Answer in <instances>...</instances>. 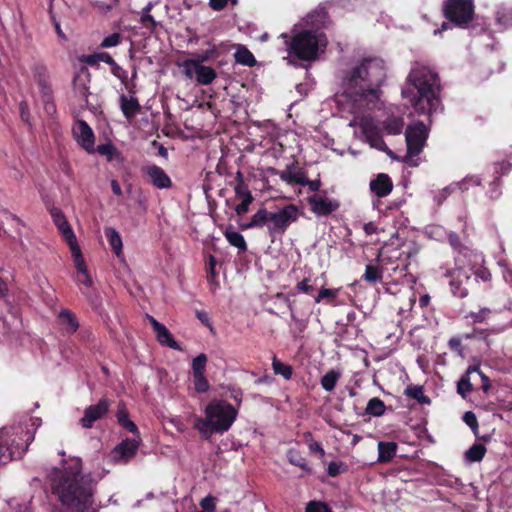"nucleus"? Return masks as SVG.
<instances>
[{
	"label": "nucleus",
	"instance_id": "obj_1",
	"mask_svg": "<svg viewBox=\"0 0 512 512\" xmlns=\"http://www.w3.org/2000/svg\"><path fill=\"white\" fill-rule=\"evenodd\" d=\"M49 481L63 512L97 511L94 507L97 483L91 474L82 472L80 458L64 460L61 468L51 471Z\"/></svg>",
	"mask_w": 512,
	"mask_h": 512
},
{
	"label": "nucleus",
	"instance_id": "obj_2",
	"mask_svg": "<svg viewBox=\"0 0 512 512\" xmlns=\"http://www.w3.org/2000/svg\"><path fill=\"white\" fill-rule=\"evenodd\" d=\"M386 79L385 62L378 57L364 58L343 78V94L358 107L372 109Z\"/></svg>",
	"mask_w": 512,
	"mask_h": 512
},
{
	"label": "nucleus",
	"instance_id": "obj_3",
	"mask_svg": "<svg viewBox=\"0 0 512 512\" xmlns=\"http://www.w3.org/2000/svg\"><path fill=\"white\" fill-rule=\"evenodd\" d=\"M440 78L431 68L417 65L408 74L402 97L420 115H430L440 103Z\"/></svg>",
	"mask_w": 512,
	"mask_h": 512
},
{
	"label": "nucleus",
	"instance_id": "obj_4",
	"mask_svg": "<svg viewBox=\"0 0 512 512\" xmlns=\"http://www.w3.org/2000/svg\"><path fill=\"white\" fill-rule=\"evenodd\" d=\"M205 418H197L194 428L204 439L210 438L214 433L227 432L238 416V409L225 400L213 399L204 410Z\"/></svg>",
	"mask_w": 512,
	"mask_h": 512
},
{
	"label": "nucleus",
	"instance_id": "obj_5",
	"mask_svg": "<svg viewBox=\"0 0 512 512\" xmlns=\"http://www.w3.org/2000/svg\"><path fill=\"white\" fill-rule=\"evenodd\" d=\"M299 217L298 207L294 204H287L276 211H269L260 208L252 217L249 223L242 226V229L266 227L271 241L282 237L289 226L296 222Z\"/></svg>",
	"mask_w": 512,
	"mask_h": 512
},
{
	"label": "nucleus",
	"instance_id": "obj_6",
	"mask_svg": "<svg viewBox=\"0 0 512 512\" xmlns=\"http://www.w3.org/2000/svg\"><path fill=\"white\" fill-rule=\"evenodd\" d=\"M322 36L323 33L312 30H303L295 34L288 44L289 55L303 61L316 59Z\"/></svg>",
	"mask_w": 512,
	"mask_h": 512
},
{
	"label": "nucleus",
	"instance_id": "obj_7",
	"mask_svg": "<svg viewBox=\"0 0 512 512\" xmlns=\"http://www.w3.org/2000/svg\"><path fill=\"white\" fill-rule=\"evenodd\" d=\"M442 12L454 26L467 28L475 17L474 0H445Z\"/></svg>",
	"mask_w": 512,
	"mask_h": 512
},
{
	"label": "nucleus",
	"instance_id": "obj_8",
	"mask_svg": "<svg viewBox=\"0 0 512 512\" xmlns=\"http://www.w3.org/2000/svg\"><path fill=\"white\" fill-rule=\"evenodd\" d=\"M428 129L422 121H418L413 125H409L405 131V140L407 145V152L404 161L412 165L411 160L418 156L427 141ZM417 165V163H413Z\"/></svg>",
	"mask_w": 512,
	"mask_h": 512
},
{
	"label": "nucleus",
	"instance_id": "obj_9",
	"mask_svg": "<svg viewBox=\"0 0 512 512\" xmlns=\"http://www.w3.org/2000/svg\"><path fill=\"white\" fill-rule=\"evenodd\" d=\"M471 273L463 267L446 270L444 277L448 279L451 293L458 298H465L471 286Z\"/></svg>",
	"mask_w": 512,
	"mask_h": 512
},
{
	"label": "nucleus",
	"instance_id": "obj_10",
	"mask_svg": "<svg viewBox=\"0 0 512 512\" xmlns=\"http://www.w3.org/2000/svg\"><path fill=\"white\" fill-rule=\"evenodd\" d=\"M5 435L9 436L8 439H3L1 437L0 443H2L5 447L17 449H22V453L19 457H14V459H20L25 454L28 449L30 443L34 440V432L29 429H24L22 427H18L13 429V433L10 435L8 432Z\"/></svg>",
	"mask_w": 512,
	"mask_h": 512
},
{
	"label": "nucleus",
	"instance_id": "obj_11",
	"mask_svg": "<svg viewBox=\"0 0 512 512\" xmlns=\"http://www.w3.org/2000/svg\"><path fill=\"white\" fill-rule=\"evenodd\" d=\"M91 74L86 67L76 72L72 81L73 96L77 100L78 104L83 107L88 104V96L90 95V84Z\"/></svg>",
	"mask_w": 512,
	"mask_h": 512
},
{
	"label": "nucleus",
	"instance_id": "obj_12",
	"mask_svg": "<svg viewBox=\"0 0 512 512\" xmlns=\"http://www.w3.org/2000/svg\"><path fill=\"white\" fill-rule=\"evenodd\" d=\"M111 401L102 397L97 404L85 408L83 417L79 420L80 425L85 429H91L94 423L105 418L109 412Z\"/></svg>",
	"mask_w": 512,
	"mask_h": 512
},
{
	"label": "nucleus",
	"instance_id": "obj_13",
	"mask_svg": "<svg viewBox=\"0 0 512 512\" xmlns=\"http://www.w3.org/2000/svg\"><path fill=\"white\" fill-rule=\"evenodd\" d=\"M73 136L77 143L88 153L95 152V135L92 128L84 120H77L73 127Z\"/></svg>",
	"mask_w": 512,
	"mask_h": 512
},
{
	"label": "nucleus",
	"instance_id": "obj_14",
	"mask_svg": "<svg viewBox=\"0 0 512 512\" xmlns=\"http://www.w3.org/2000/svg\"><path fill=\"white\" fill-rule=\"evenodd\" d=\"M140 443L141 439L139 435H137V438H126L122 440L112 450L111 454L113 459L117 462L128 463L137 454Z\"/></svg>",
	"mask_w": 512,
	"mask_h": 512
},
{
	"label": "nucleus",
	"instance_id": "obj_15",
	"mask_svg": "<svg viewBox=\"0 0 512 512\" xmlns=\"http://www.w3.org/2000/svg\"><path fill=\"white\" fill-rule=\"evenodd\" d=\"M142 172L149 178L150 183L158 189H168L172 186L169 175L156 164L144 166Z\"/></svg>",
	"mask_w": 512,
	"mask_h": 512
},
{
	"label": "nucleus",
	"instance_id": "obj_16",
	"mask_svg": "<svg viewBox=\"0 0 512 512\" xmlns=\"http://www.w3.org/2000/svg\"><path fill=\"white\" fill-rule=\"evenodd\" d=\"M307 201L311 207V211L318 216H327L339 208V203L335 200L318 197L316 195L309 196Z\"/></svg>",
	"mask_w": 512,
	"mask_h": 512
},
{
	"label": "nucleus",
	"instance_id": "obj_17",
	"mask_svg": "<svg viewBox=\"0 0 512 512\" xmlns=\"http://www.w3.org/2000/svg\"><path fill=\"white\" fill-rule=\"evenodd\" d=\"M369 186L371 192L378 198H384L392 192L393 182L388 174L380 173L370 181Z\"/></svg>",
	"mask_w": 512,
	"mask_h": 512
},
{
	"label": "nucleus",
	"instance_id": "obj_18",
	"mask_svg": "<svg viewBox=\"0 0 512 512\" xmlns=\"http://www.w3.org/2000/svg\"><path fill=\"white\" fill-rule=\"evenodd\" d=\"M50 214L54 224L56 225L63 238H74V232L62 210L58 207H53L50 210Z\"/></svg>",
	"mask_w": 512,
	"mask_h": 512
},
{
	"label": "nucleus",
	"instance_id": "obj_19",
	"mask_svg": "<svg viewBox=\"0 0 512 512\" xmlns=\"http://www.w3.org/2000/svg\"><path fill=\"white\" fill-rule=\"evenodd\" d=\"M447 242L453 249L454 253L458 256H455V261H458L459 256H463L464 258H468L472 255V249L467 246L464 242H462L460 236L454 232L450 231L447 233Z\"/></svg>",
	"mask_w": 512,
	"mask_h": 512
},
{
	"label": "nucleus",
	"instance_id": "obj_20",
	"mask_svg": "<svg viewBox=\"0 0 512 512\" xmlns=\"http://www.w3.org/2000/svg\"><path fill=\"white\" fill-rule=\"evenodd\" d=\"M378 458L377 462L381 464L390 463L396 456L398 444L393 441L378 442Z\"/></svg>",
	"mask_w": 512,
	"mask_h": 512
},
{
	"label": "nucleus",
	"instance_id": "obj_21",
	"mask_svg": "<svg viewBox=\"0 0 512 512\" xmlns=\"http://www.w3.org/2000/svg\"><path fill=\"white\" fill-rule=\"evenodd\" d=\"M116 419L122 428L126 429L128 432L134 435H139V429L137 425L129 419V412L127 410L126 404L123 401L118 403Z\"/></svg>",
	"mask_w": 512,
	"mask_h": 512
},
{
	"label": "nucleus",
	"instance_id": "obj_22",
	"mask_svg": "<svg viewBox=\"0 0 512 512\" xmlns=\"http://www.w3.org/2000/svg\"><path fill=\"white\" fill-rule=\"evenodd\" d=\"M363 132L371 147L383 152L388 151V147L383 140L382 134L376 126L366 125L363 128Z\"/></svg>",
	"mask_w": 512,
	"mask_h": 512
},
{
	"label": "nucleus",
	"instance_id": "obj_23",
	"mask_svg": "<svg viewBox=\"0 0 512 512\" xmlns=\"http://www.w3.org/2000/svg\"><path fill=\"white\" fill-rule=\"evenodd\" d=\"M61 325L67 335H73L79 329L76 315L69 309H62L58 315Z\"/></svg>",
	"mask_w": 512,
	"mask_h": 512
},
{
	"label": "nucleus",
	"instance_id": "obj_24",
	"mask_svg": "<svg viewBox=\"0 0 512 512\" xmlns=\"http://www.w3.org/2000/svg\"><path fill=\"white\" fill-rule=\"evenodd\" d=\"M120 107L127 120L133 119L141 110V105L137 98H127L124 94L120 96Z\"/></svg>",
	"mask_w": 512,
	"mask_h": 512
},
{
	"label": "nucleus",
	"instance_id": "obj_25",
	"mask_svg": "<svg viewBox=\"0 0 512 512\" xmlns=\"http://www.w3.org/2000/svg\"><path fill=\"white\" fill-rule=\"evenodd\" d=\"M195 80L200 85H210L217 77V73L214 68L210 66L200 65L195 63Z\"/></svg>",
	"mask_w": 512,
	"mask_h": 512
},
{
	"label": "nucleus",
	"instance_id": "obj_26",
	"mask_svg": "<svg viewBox=\"0 0 512 512\" xmlns=\"http://www.w3.org/2000/svg\"><path fill=\"white\" fill-rule=\"evenodd\" d=\"M155 336L157 341L166 347H169L174 350L181 351L182 348L179 345V343L174 339L171 332L167 329V327L163 324L159 329H157L155 332Z\"/></svg>",
	"mask_w": 512,
	"mask_h": 512
},
{
	"label": "nucleus",
	"instance_id": "obj_27",
	"mask_svg": "<svg viewBox=\"0 0 512 512\" xmlns=\"http://www.w3.org/2000/svg\"><path fill=\"white\" fill-rule=\"evenodd\" d=\"M235 62L247 67H253L257 61L253 53L242 44L236 46V52L234 54Z\"/></svg>",
	"mask_w": 512,
	"mask_h": 512
},
{
	"label": "nucleus",
	"instance_id": "obj_28",
	"mask_svg": "<svg viewBox=\"0 0 512 512\" xmlns=\"http://www.w3.org/2000/svg\"><path fill=\"white\" fill-rule=\"evenodd\" d=\"M224 236L230 245L239 249V252L247 251V243L243 235L235 231L232 226L226 229Z\"/></svg>",
	"mask_w": 512,
	"mask_h": 512
},
{
	"label": "nucleus",
	"instance_id": "obj_29",
	"mask_svg": "<svg viewBox=\"0 0 512 512\" xmlns=\"http://www.w3.org/2000/svg\"><path fill=\"white\" fill-rule=\"evenodd\" d=\"M362 279L369 284H377L382 282L383 268L379 265L371 263L366 265Z\"/></svg>",
	"mask_w": 512,
	"mask_h": 512
},
{
	"label": "nucleus",
	"instance_id": "obj_30",
	"mask_svg": "<svg viewBox=\"0 0 512 512\" xmlns=\"http://www.w3.org/2000/svg\"><path fill=\"white\" fill-rule=\"evenodd\" d=\"M216 264V258L210 255L207 265V281L209 284L210 291L213 294H215L218 288L220 287V283L217 279Z\"/></svg>",
	"mask_w": 512,
	"mask_h": 512
},
{
	"label": "nucleus",
	"instance_id": "obj_31",
	"mask_svg": "<svg viewBox=\"0 0 512 512\" xmlns=\"http://www.w3.org/2000/svg\"><path fill=\"white\" fill-rule=\"evenodd\" d=\"M386 406L383 400L378 397L371 398L366 406L364 415L380 417L385 414Z\"/></svg>",
	"mask_w": 512,
	"mask_h": 512
},
{
	"label": "nucleus",
	"instance_id": "obj_32",
	"mask_svg": "<svg viewBox=\"0 0 512 512\" xmlns=\"http://www.w3.org/2000/svg\"><path fill=\"white\" fill-rule=\"evenodd\" d=\"M287 459L290 464L299 467L306 473L311 472V468L307 464L306 458L302 455V453L296 449H289L287 451Z\"/></svg>",
	"mask_w": 512,
	"mask_h": 512
},
{
	"label": "nucleus",
	"instance_id": "obj_33",
	"mask_svg": "<svg viewBox=\"0 0 512 512\" xmlns=\"http://www.w3.org/2000/svg\"><path fill=\"white\" fill-rule=\"evenodd\" d=\"M340 377L341 373L339 371L334 369L329 370L320 380L322 388L327 392L333 391Z\"/></svg>",
	"mask_w": 512,
	"mask_h": 512
},
{
	"label": "nucleus",
	"instance_id": "obj_34",
	"mask_svg": "<svg viewBox=\"0 0 512 512\" xmlns=\"http://www.w3.org/2000/svg\"><path fill=\"white\" fill-rule=\"evenodd\" d=\"M218 56V49L215 45H211V47L201 53H194L193 58L189 59V63L191 65H195L198 63L203 65V63L208 62Z\"/></svg>",
	"mask_w": 512,
	"mask_h": 512
},
{
	"label": "nucleus",
	"instance_id": "obj_35",
	"mask_svg": "<svg viewBox=\"0 0 512 512\" xmlns=\"http://www.w3.org/2000/svg\"><path fill=\"white\" fill-rule=\"evenodd\" d=\"M272 369L274 374L281 375L285 380H290L293 375V368L289 364L281 362L276 355L272 359Z\"/></svg>",
	"mask_w": 512,
	"mask_h": 512
},
{
	"label": "nucleus",
	"instance_id": "obj_36",
	"mask_svg": "<svg viewBox=\"0 0 512 512\" xmlns=\"http://www.w3.org/2000/svg\"><path fill=\"white\" fill-rule=\"evenodd\" d=\"M405 395L415 399L420 404H430L431 399L424 394L423 387L417 385H410L405 389Z\"/></svg>",
	"mask_w": 512,
	"mask_h": 512
},
{
	"label": "nucleus",
	"instance_id": "obj_37",
	"mask_svg": "<svg viewBox=\"0 0 512 512\" xmlns=\"http://www.w3.org/2000/svg\"><path fill=\"white\" fill-rule=\"evenodd\" d=\"M32 73L38 86L50 82V74L46 65L42 63L35 64L32 67Z\"/></svg>",
	"mask_w": 512,
	"mask_h": 512
},
{
	"label": "nucleus",
	"instance_id": "obj_38",
	"mask_svg": "<svg viewBox=\"0 0 512 512\" xmlns=\"http://www.w3.org/2000/svg\"><path fill=\"white\" fill-rule=\"evenodd\" d=\"M96 150L100 155L106 156L107 161L109 162L119 160L121 158L120 151L112 143L100 144L97 146Z\"/></svg>",
	"mask_w": 512,
	"mask_h": 512
},
{
	"label": "nucleus",
	"instance_id": "obj_39",
	"mask_svg": "<svg viewBox=\"0 0 512 512\" xmlns=\"http://www.w3.org/2000/svg\"><path fill=\"white\" fill-rule=\"evenodd\" d=\"M105 235L114 253L119 256L122 252V239L120 234L113 228H107Z\"/></svg>",
	"mask_w": 512,
	"mask_h": 512
},
{
	"label": "nucleus",
	"instance_id": "obj_40",
	"mask_svg": "<svg viewBox=\"0 0 512 512\" xmlns=\"http://www.w3.org/2000/svg\"><path fill=\"white\" fill-rule=\"evenodd\" d=\"M486 453V447L481 443H475L465 453L466 459L470 462H479Z\"/></svg>",
	"mask_w": 512,
	"mask_h": 512
},
{
	"label": "nucleus",
	"instance_id": "obj_41",
	"mask_svg": "<svg viewBox=\"0 0 512 512\" xmlns=\"http://www.w3.org/2000/svg\"><path fill=\"white\" fill-rule=\"evenodd\" d=\"M65 240L70 247L75 267L82 266L85 263V260L82 256L80 246L77 243L76 236L74 235V238H66Z\"/></svg>",
	"mask_w": 512,
	"mask_h": 512
},
{
	"label": "nucleus",
	"instance_id": "obj_42",
	"mask_svg": "<svg viewBox=\"0 0 512 512\" xmlns=\"http://www.w3.org/2000/svg\"><path fill=\"white\" fill-rule=\"evenodd\" d=\"M403 126V119L398 117L390 118L384 123V129L389 135H399Z\"/></svg>",
	"mask_w": 512,
	"mask_h": 512
},
{
	"label": "nucleus",
	"instance_id": "obj_43",
	"mask_svg": "<svg viewBox=\"0 0 512 512\" xmlns=\"http://www.w3.org/2000/svg\"><path fill=\"white\" fill-rule=\"evenodd\" d=\"M497 23L504 28L512 27V8L503 7L496 13Z\"/></svg>",
	"mask_w": 512,
	"mask_h": 512
},
{
	"label": "nucleus",
	"instance_id": "obj_44",
	"mask_svg": "<svg viewBox=\"0 0 512 512\" xmlns=\"http://www.w3.org/2000/svg\"><path fill=\"white\" fill-rule=\"evenodd\" d=\"M22 453V449H17L5 447L2 443H0V464H6L7 462L13 460L14 457H19Z\"/></svg>",
	"mask_w": 512,
	"mask_h": 512
},
{
	"label": "nucleus",
	"instance_id": "obj_45",
	"mask_svg": "<svg viewBox=\"0 0 512 512\" xmlns=\"http://www.w3.org/2000/svg\"><path fill=\"white\" fill-rule=\"evenodd\" d=\"M338 296V290L337 289H329L322 287L318 295L314 297L315 303H320L322 301H326L327 303H332Z\"/></svg>",
	"mask_w": 512,
	"mask_h": 512
},
{
	"label": "nucleus",
	"instance_id": "obj_46",
	"mask_svg": "<svg viewBox=\"0 0 512 512\" xmlns=\"http://www.w3.org/2000/svg\"><path fill=\"white\" fill-rule=\"evenodd\" d=\"M473 390V385L470 382L468 371L463 375L457 383V393L466 398L467 394Z\"/></svg>",
	"mask_w": 512,
	"mask_h": 512
},
{
	"label": "nucleus",
	"instance_id": "obj_47",
	"mask_svg": "<svg viewBox=\"0 0 512 512\" xmlns=\"http://www.w3.org/2000/svg\"><path fill=\"white\" fill-rule=\"evenodd\" d=\"M77 276L76 281L79 284H83L87 288L92 286V279L91 276L88 273L86 263H84L82 266H77Z\"/></svg>",
	"mask_w": 512,
	"mask_h": 512
},
{
	"label": "nucleus",
	"instance_id": "obj_48",
	"mask_svg": "<svg viewBox=\"0 0 512 512\" xmlns=\"http://www.w3.org/2000/svg\"><path fill=\"white\" fill-rule=\"evenodd\" d=\"M348 470V466L346 463L341 461H332L328 464L327 474L330 477H337L342 473H345Z\"/></svg>",
	"mask_w": 512,
	"mask_h": 512
},
{
	"label": "nucleus",
	"instance_id": "obj_49",
	"mask_svg": "<svg viewBox=\"0 0 512 512\" xmlns=\"http://www.w3.org/2000/svg\"><path fill=\"white\" fill-rule=\"evenodd\" d=\"M207 364V356L204 353L196 356L192 361V374H204Z\"/></svg>",
	"mask_w": 512,
	"mask_h": 512
},
{
	"label": "nucleus",
	"instance_id": "obj_50",
	"mask_svg": "<svg viewBox=\"0 0 512 512\" xmlns=\"http://www.w3.org/2000/svg\"><path fill=\"white\" fill-rule=\"evenodd\" d=\"M194 388L198 393H205L209 390L210 384L204 374L193 375Z\"/></svg>",
	"mask_w": 512,
	"mask_h": 512
},
{
	"label": "nucleus",
	"instance_id": "obj_51",
	"mask_svg": "<svg viewBox=\"0 0 512 512\" xmlns=\"http://www.w3.org/2000/svg\"><path fill=\"white\" fill-rule=\"evenodd\" d=\"M294 168H295V164L293 163V164L287 166L286 170L279 171V170L273 169L272 171L275 175H278L282 181L291 185V184H294V180H295L294 172L292 171V169H294Z\"/></svg>",
	"mask_w": 512,
	"mask_h": 512
},
{
	"label": "nucleus",
	"instance_id": "obj_52",
	"mask_svg": "<svg viewBox=\"0 0 512 512\" xmlns=\"http://www.w3.org/2000/svg\"><path fill=\"white\" fill-rule=\"evenodd\" d=\"M119 0H90L91 4L102 12L111 10Z\"/></svg>",
	"mask_w": 512,
	"mask_h": 512
},
{
	"label": "nucleus",
	"instance_id": "obj_53",
	"mask_svg": "<svg viewBox=\"0 0 512 512\" xmlns=\"http://www.w3.org/2000/svg\"><path fill=\"white\" fill-rule=\"evenodd\" d=\"M253 201V196L251 193H247L246 194V198L242 199L241 203H239L236 207H235V212L237 215L239 216H242L244 214H246L249 210V205L252 203Z\"/></svg>",
	"mask_w": 512,
	"mask_h": 512
},
{
	"label": "nucleus",
	"instance_id": "obj_54",
	"mask_svg": "<svg viewBox=\"0 0 512 512\" xmlns=\"http://www.w3.org/2000/svg\"><path fill=\"white\" fill-rule=\"evenodd\" d=\"M305 512H332V511L326 503L318 502V501H310L306 506Z\"/></svg>",
	"mask_w": 512,
	"mask_h": 512
},
{
	"label": "nucleus",
	"instance_id": "obj_55",
	"mask_svg": "<svg viewBox=\"0 0 512 512\" xmlns=\"http://www.w3.org/2000/svg\"><path fill=\"white\" fill-rule=\"evenodd\" d=\"M291 318L295 325V330H292L293 337L294 338L302 337V334L307 327L305 321L297 318L293 313L291 314Z\"/></svg>",
	"mask_w": 512,
	"mask_h": 512
},
{
	"label": "nucleus",
	"instance_id": "obj_56",
	"mask_svg": "<svg viewBox=\"0 0 512 512\" xmlns=\"http://www.w3.org/2000/svg\"><path fill=\"white\" fill-rule=\"evenodd\" d=\"M476 281L489 282L491 280V273L488 268L480 266L477 267L473 273Z\"/></svg>",
	"mask_w": 512,
	"mask_h": 512
},
{
	"label": "nucleus",
	"instance_id": "obj_57",
	"mask_svg": "<svg viewBox=\"0 0 512 512\" xmlns=\"http://www.w3.org/2000/svg\"><path fill=\"white\" fill-rule=\"evenodd\" d=\"M140 22L145 28L149 29L151 33H153L157 27L156 20L149 13H142Z\"/></svg>",
	"mask_w": 512,
	"mask_h": 512
},
{
	"label": "nucleus",
	"instance_id": "obj_58",
	"mask_svg": "<svg viewBox=\"0 0 512 512\" xmlns=\"http://www.w3.org/2000/svg\"><path fill=\"white\" fill-rule=\"evenodd\" d=\"M216 497L208 495L203 498L200 502V506L203 509V512H215L216 511Z\"/></svg>",
	"mask_w": 512,
	"mask_h": 512
},
{
	"label": "nucleus",
	"instance_id": "obj_59",
	"mask_svg": "<svg viewBox=\"0 0 512 512\" xmlns=\"http://www.w3.org/2000/svg\"><path fill=\"white\" fill-rule=\"evenodd\" d=\"M120 40L121 36L119 33H112L103 39L100 46L102 48L114 47L120 43Z\"/></svg>",
	"mask_w": 512,
	"mask_h": 512
},
{
	"label": "nucleus",
	"instance_id": "obj_60",
	"mask_svg": "<svg viewBox=\"0 0 512 512\" xmlns=\"http://www.w3.org/2000/svg\"><path fill=\"white\" fill-rule=\"evenodd\" d=\"M463 421L472 429L474 433H477L478 421L476 415L472 411H467L464 413Z\"/></svg>",
	"mask_w": 512,
	"mask_h": 512
},
{
	"label": "nucleus",
	"instance_id": "obj_61",
	"mask_svg": "<svg viewBox=\"0 0 512 512\" xmlns=\"http://www.w3.org/2000/svg\"><path fill=\"white\" fill-rule=\"evenodd\" d=\"M478 373L482 379V385H481V388L482 390L487 393L489 391V389L491 388V383H490V379L484 374L482 373L478 367H469L468 368V374H471V373Z\"/></svg>",
	"mask_w": 512,
	"mask_h": 512
},
{
	"label": "nucleus",
	"instance_id": "obj_62",
	"mask_svg": "<svg viewBox=\"0 0 512 512\" xmlns=\"http://www.w3.org/2000/svg\"><path fill=\"white\" fill-rule=\"evenodd\" d=\"M491 310L489 308H482L478 312H470L469 317L473 319L474 323H482L490 315Z\"/></svg>",
	"mask_w": 512,
	"mask_h": 512
},
{
	"label": "nucleus",
	"instance_id": "obj_63",
	"mask_svg": "<svg viewBox=\"0 0 512 512\" xmlns=\"http://www.w3.org/2000/svg\"><path fill=\"white\" fill-rule=\"evenodd\" d=\"M309 282L310 278H304L302 281L296 284V289L299 292L305 293L307 295H313L315 288Z\"/></svg>",
	"mask_w": 512,
	"mask_h": 512
},
{
	"label": "nucleus",
	"instance_id": "obj_64",
	"mask_svg": "<svg viewBox=\"0 0 512 512\" xmlns=\"http://www.w3.org/2000/svg\"><path fill=\"white\" fill-rule=\"evenodd\" d=\"M110 66H111V73L115 77H117L122 82H126L127 81L128 74H127L126 70H124L121 66H119L115 61Z\"/></svg>",
	"mask_w": 512,
	"mask_h": 512
}]
</instances>
